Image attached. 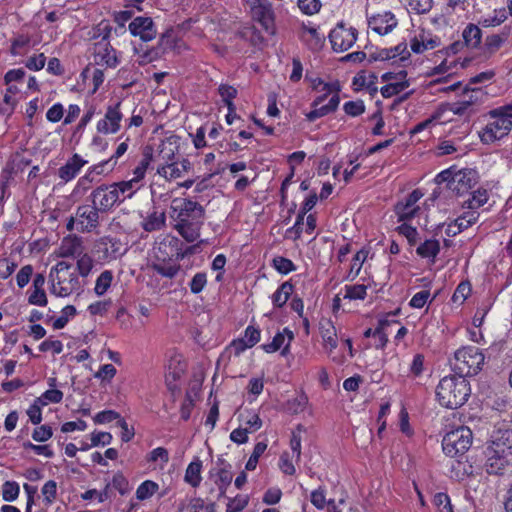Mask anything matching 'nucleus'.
Listing matches in <instances>:
<instances>
[{"label":"nucleus","instance_id":"nucleus-14","mask_svg":"<svg viewBox=\"0 0 512 512\" xmlns=\"http://www.w3.org/2000/svg\"><path fill=\"white\" fill-rule=\"evenodd\" d=\"M478 182L477 172L473 169H461L454 172L450 190L457 195H463Z\"/></svg>","mask_w":512,"mask_h":512},{"label":"nucleus","instance_id":"nucleus-8","mask_svg":"<svg viewBox=\"0 0 512 512\" xmlns=\"http://www.w3.org/2000/svg\"><path fill=\"white\" fill-rule=\"evenodd\" d=\"M319 332L323 342L325 352L331 357L332 361L341 364L344 362V356L334 354L338 346V336L335 326L329 319H321L319 322Z\"/></svg>","mask_w":512,"mask_h":512},{"label":"nucleus","instance_id":"nucleus-61","mask_svg":"<svg viewBox=\"0 0 512 512\" xmlns=\"http://www.w3.org/2000/svg\"><path fill=\"white\" fill-rule=\"evenodd\" d=\"M241 417L243 418L244 424L246 425L245 428H248L249 433L259 430L262 426V420L259 415L254 412H249L246 416L242 414Z\"/></svg>","mask_w":512,"mask_h":512},{"label":"nucleus","instance_id":"nucleus-32","mask_svg":"<svg viewBox=\"0 0 512 512\" xmlns=\"http://www.w3.org/2000/svg\"><path fill=\"white\" fill-rule=\"evenodd\" d=\"M506 459L499 454V451L489 447L487 449L486 471L489 474H501L506 466Z\"/></svg>","mask_w":512,"mask_h":512},{"label":"nucleus","instance_id":"nucleus-15","mask_svg":"<svg viewBox=\"0 0 512 512\" xmlns=\"http://www.w3.org/2000/svg\"><path fill=\"white\" fill-rule=\"evenodd\" d=\"M407 72L405 70H400L397 73L393 72H386L382 75L383 81H390L391 78H395L397 81L390 82L383 86L380 89V93L384 98H390L392 96H395L402 91H404L406 88L409 87V81L406 80Z\"/></svg>","mask_w":512,"mask_h":512},{"label":"nucleus","instance_id":"nucleus-9","mask_svg":"<svg viewBox=\"0 0 512 512\" xmlns=\"http://www.w3.org/2000/svg\"><path fill=\"white\" fill-rule=\"evenodd\" d=\"M89 200L101 213L109 211L117 203H120L117 189L112 184H103L95 188L91 192Z\"/></svg>","mask_w":512,"mask_h":512},{"label":"nucleus","instance_id":"nucleus-45","mask_svg":"<svg viewBox=\"0 0 512 512\" xmlns=\"http://www.w3.org/2000/svg\"><path fill=\"white\" fill-rule=\"evenodd\" d=\"M146 459L147 462L158 463L160 468H164L169 462V452L164 447H157L147 455Z\"/></svg>","mask_w":512,"mask_h":512},{"label":"nucleus","instance_id":"nucleus-35","mask_svg":"<svg viewBox=\"0 0 512 512\" xmlns=\"http://www.w3.org/2000/svg\"><path fill=\"white\" fill-rule=\"evenodd\" d=\"M202 461L195 458L186 468L184 480L192 487H198L201 483Z\"/></svg>","mask_w":512,"mask_h":512},{"label":"nucleus","instance_id":"nucleus-19","mask_svg":"<svg viewBox=\"0 0 512 512\" xmlns=\"http://www.w3.org/2000/svg\"><path fill=\"white\" fill-rule=\"evenodd\" d=\"M294 339V333L289 328H284L281 332H278L271 343L264 344L263 350L267 353H274L281 350L282 356H287L290 353V344Z\"/></svg>","mask_w":512,"mask_h":512},{"label":"nucleus","instance_id":"nucleus-52","mask_svg":"<svg viewBox=\"0 0 512 512\" xmlns=\"http://www.w3.org/2000/svg\"><path fill=\"white\" fill-rule=\"evenodd\" d=\"M304 431V428L302 425H298L291 434L290 439V448L292 450V457H295L296 460L300 459L301 456V433Z\"/></svg>","mask_w":512,"mask_h":512},{"label":"nucleus","instance_id":"nucleus-57","mask_svg":"<svg viewBox=\"0 0 512 512\" xmlns=\"http://www.w3.org/2000/svg\"><path fill=\"white\" fill-rule=\"evenodd\" d=\"M432 503L439 509V512H453L450 498L446 493H436L432 499Z\"/></svg>","mask_w":512,"mask_h":512},{"label":"nucleus","instance_id":"nucleus-3","mask_svg":"<svg viewBox=\"0 0 512 512\" xmlns=\"http://www.w3.org/2000/svg\"><path fill=\"white\" fill-rule=\"evenodd\" d=\"M470 392L469 382L461 375L442 378L436 388L439 403L449 409H456L465 404Z\"/></svg>","mask_w":512,"mask_h":512},{"label":"nucleus","instance_id":"nucleus-60","mask_svg":"<svg viewBox=\"0 0 512 512\" xmlns=\"http://www.w3.org/2000/svg\"><path fill=\"white\" fill-rule=\"evenodd\" d=\"M207 284V275L204 272L196 273L189 283L190 290L193 294L200 293Z\"/></svg>","mask_w":512,"mask_h":512},{"label":"nucleus","instance_id":"nucleus-5","mask_svg":"<svg viewBox=\"0 0 512 512\" xmlns=\"http://www.w3.org/2000/svg\"><path fill=\"white\" fill-rule=\"evenodd\" d=\"M58 255L76 260L75 266L82 277H87L93 269L94 261L86 252L82 238L77 235H69L62 239Z\"/></svg>","mask_w":512,"mask_h":512},{"label":"nucleus","instance_id":"nucleus-10","mask_svg":"<svg viewBox=\"0 0 512 512\" xmlns=\"http://www.w3.org/2000/svg\"><path fill=\"white\" fill-rule=\"evenodd\" d=\"M332 49L335 52H344L350 49L357 40V30L353 27H346L338 24L329 34Z\"/></svg>","mask_w":512,"mask_h":512},{"label":"nucleus","instance_id":"nucleus-1","mask_svg":"<svg viewBox=\"0 0 512 512\" xmlns=\"http://www.w3.org/2000/svg\"><path fill=\"white\" fill-rule=\"evenodd\" d=\"M169 214L174 221V229L187 242H194L200 237L205 219V209L201 204L188 198H175Z\"/></svg>","mask_w":512,"mask_h":512},{"label":"nucleus","instance_id":"nucleus-53","mask_svg":"<svg viewBox=\"0 0 512 512\" xmlns=\"http://www.w3.org/2000/svg\"><path fill=\"white\" fill-rule=\"evenodd\" d=\"M507 19L505 9L494 10L493 15L481 19L480 24L484 27H495Z\"/></svg>","mask_w":512,"mask_h":512},{"label":"nucleus","instance_id":"nucleus-29","mask_svg":"<svg viewBox=\"0 0 512 512\" xmlns=\"http://www.w3.org/2000/svg\"><path fill=\"white\" fill-rule=\"evenodd\" d=\"M32 160V148L29 146V140L25 145L21 141L17 142V149L12 155L11 163L13 169L22 170L30 164Z\"/></svg>","mask_w":512,"mask_h":512},{"label":"nucleus","instance_id":"nucleus-40","mask_svg":"<svg viewBox=\"0 0 512 512\" xmlns=\"http://www.w3.org/2000/svg\"><path fill=\"white\" fill-rule=\"evenodd\" d=\"M489 199L488 191L484 188H479L472 193L471 198L464 202V206L472 211L482 207Z\"/></svg>","mask_w":512,"mask_h":512},{"label":"nucleus","instance_id":"nucleus-12","mask_svg":"<svg viewBox=\"0 0 512 512\" xmlns=\"http://www.w3.org/2000/svg\"><path fill=\"white\" fill-rule=\"evenodd\" d=\"M423 195L419 189H415L396 204L395 213L399 221H409L417 216L420 211V206L417 203Z\"/></svg>","mask_w":512,"mask_h":512},{"label":"nucleus","instance_id":"nucleus-50","mask_svg":"<svg viewBox=\"0 0 512 512\" xmlns=\"http://www.w3.org/2000/svg\"><path fill=\"white\" fill-rule=\"evenodd\" d=\"M368 256V251L362 249L358 251L352 259L351 268L348 274V278L351 280L355 279L362 268L363 263L365 262Z\"/></svg>","mask_w":512,"mask_h":512},{"label":"nucleus","instance_id":"nucleus-55","mask_svg":"<svg viewBox=\"0 0 512 512\" xmlns=\"http://www.w3.org/2000/svg\"><path fill=\"white\" fill-rule=\"evenodd\" d=\"M248 503L249 497L247 495H237L234 498L229 499L226 512H241L246 508Z\"/></svg>","mask_w":512,"mask_h":512},{"label":"nucleus","instance_id":"nucleus-37","mask_svg":"<svg viewBox=\"0 0 512 512\" xmlns=\"http://www.w3.org/2000/svg\"><path fill=\"white\" fill-rule=\"evenodd\" d=\"M293 288V285L288 281L281 284L271 296L274 306L278 308L283 307L293 293Z\"/></svg>","mask_w":512,"mask_h":512},{"label":"nucleus","instance_id":"nucleus-59","mask_svg":"<svg viewBox=\"0 0 512 512\" xmlns=\"http://www.w3.org/2000/svg\"><path fill=\"white\" fill-rule=\"evenodd\" d=\"M19 495V485L16 482L7 481L2 487V498L4 501L12 502Z\"/></svg>","mask_w":512,"mask_h":512},{"label":"nucleus","instance_id":"nucleus-6","mask_svg":"<svg viewBox=\"0 0 512 512\" xmlns=\"http://www.w3.org/2000/svg\"><path fill=\"white\" fill-rule=\"evenodd\" d=\"M485 362V356L476 346H465L458 349L450 360L452 369L463 377L477 375Z\"/></svg>","mask_w":512,"mask_h":512},{"label":"nucleus","instance_id":"nucleus-11","mask_svg":"<svg viewBox=\"0 0 512 512\" xmlns=\"http://www.w3.org/2000/svg\"><path fill=\"white\" fill-rule=\"evenodd\" d=\"M100 214V210L92 203L78 206L76 209L78 231L82 233L95 231L100 225Z\"/></svg>","mask_w":512,"mask_h":512},{"label":"nucleus","instance_id":"nucleus-22","mask_svg":"<svg viewBox=\"0 0 512 512\" xmlns=\"http://www.w3.org/2000/svg\"><path fill=\"white\" fill-rule=\"evenodd\" d=\"M368 24L369 27L379 35H386L397 26V20L393 13L385 12L372 16Z\"/></svg>","mask_w":512,"mask_h":512},{"label":"nucleus","instance_id":"nucleus-17","mask_svg":"<svg viewBox=\"0 0 512 512\" xmlns=\"http://www.w3.org/2000/svg\"><path fill=\"white\" fill-rule=\"evenodd\" d=\"M190 170H192L191 162L186 158H181L167 165H158L157 174L168 181H173L183 177Z\"/></svg>","mask_w":512,"mask_h":512},{"label":"nucleus","instance_id":"nucleus-25","mask_svg":"<svg viewBox=\"0 0 512 512\" xmlns=\"http://www.w3.org/2000/svg\"><path fill=\"white\" fill-rule=\"evenodd\" d=\"M452 113L460 117H470L473 113L470 111L469 104H465L461 99L455 102L443 103L434 113V119H442L446 114Z\"/></svg>","mask_w":512,"mask_h":512},{"label":"nucleus","instance_id":"nucleus-18","mask_svg":"<svg viewBox=\"0 0 512 512\" xmlns=\"http://www.w3.org/2000/svg\"><path fill=\"white\" fill-rule=\"evenodd\" d=\"M298 38L311 50L322 48L325 37L320 34L316 27L302 23L297 31Z\"/></svg>","mask_w":512,"mask_h":512},{"label":"nucleus","instance_id":"nucleus-34","mask_svg":"<svg viewBox=\"0 0 512 512\" xmlns=\"http://www.w3.org/2000/svg\"><path fill=\"white\" fill-rule=\"evenodd\" d=\"M340 102V98L338 94H334L330 97L327 104L319 106H312L313 110H311L307 115V119L309 121H315L316 119L328 115L331 112H334Z\"/></svg>","mask_w":512,"mask_h":512},{"label":"nucleus","instance_id":"nucleus-13","mask_svg":"<svg viewBox=\"0 0 512 512\" xmlns=\"http://www.w3.org/2000/svg\"><path fill=\"white\" fill-rule=\"evenodd\" d=\"M120 102L107 107L104 118L97 123V131L102 134H115L120 129L123 114L120 111Z\"/></svg>","mask_w":512,"mask_h":512},{"label":"nucleus","instance_id":"nucleus-4","mask_svg":"<svg viewBox=\"0 0 512 512\" xmlns=\"http://www.w3.org/2000/svg\"><path fill=\"white\" fill-rule=\"evenodd\" d=\"M490 121L480 133L481 141L491 144L501 140L512 129V105H505L489 112Z\"/></svg>","mask_w":512,"mask_h":512},{"label":"nucleus","instance_id":"nucleus-16","mask_svg":"<svg viewBox=\"0 0 512 512\" xmlns=\"http://www.w3.org/2000/svg\"><path fill=\"white\" fill-rule=\"evenodd\" d=\"M128 29L133 36H139L144 42L153 40L157 35L154 22L150 17L138 16L134 18Z\"/></svg>","mask_w":512,"mask_h":512},{"label":"nucleus","instance_id":"nucleus-24","mask_svg":"<svg viewBox=\"0 0 512 512\" xmlns=\"http://www.w3.org/2000/svg\"><path fill=\"white\" fill-rule=\"evenodd\" d=\"M88 163L79 154L75 153L70 157L67 162L58 169V176L61 180L68 182L73 180L83 166Z\"/></svg>","mask_w":512,"mask_h":512},{"label":"nucleus","instance_id":"nucleus-51","mask_svg":"<svg viewBox=\"0 0 512 512\" xmlns=\"http://www.w3.org/2000/svg\"><path fill=\"white\" fill-rule=\"evenodd\" d=\"M152 161V152L150 149H145L143 153V158L140 161L139 165L134 169V177L138 183L144 178L146 170Z\"/></svg>","mask_w":512,"mask_h":512},{"label":"nucleus","instance_id":"nucleus-46","mask_svg":"<svg viewBox=\"0 0 512 512\" xmlns=\"http://www.w3.org/2000/svg\"><path fill=\"white\" fill-rule=\"evenodd\" d=\"M185 365L181 361L180 356L171 357L168 364V372L166 375L167 380L172 378V380H177L184 373Z\"/></svg>","mask_w":512,"mask_h":512},{"label":"nucleus","instance_id":"nucleus-64","mask_svg":"<svg viewBox=\"0 0 512 512\" xmlns=\"http://www.w3.org/2000/svg\"><path fill=\"white\" fill-rule=\"evenodd\" d=\"M298 7L303 13L313 15L320 10L321 3L319 0H298Z\"/></svg>","mask_w":512,"mask_h":512},{"label":"nucleus","instance_id":"nucleus-23","mask_svg":"<svg viewBox=\"0 0 512 512\" xmlns=\"http://www.w3.org/2000/svg\"><path fill=\"white\" fill-rule=\"evenodd\" d=\"M97 252L102 254L105 261L114 260L123 254L120 240L111 237H103L97 242Z\"/></svg>","mask_w":512,"mask_h":512},{"label":"nucleus","instance_id":"nucleus-28","mask_svg":"<svg viewBox=\"0 0 512 512\" xmlns=\"http://www.w3.org/2000/svg\"><path fill=\"white\" fill-rule=\"evenodd\" d=\"M63 398V393L58 389H49L41 394L34 401V424H37L41 421V412L40 406H45L50 403H59Z\"/></svg>","mask_w":512,"mask_h":512},{"label":"nucleus","instance_id":"nucleus-2","mask_svg":"<svg viewBox=\"0 0 512 512\" xmlns=\"http://www.w3.org/2000/svg\"><path fill=\"white\" fill-rule=\"evenodd\" d=\"M51 293L57 297L79 296L85 286V278L82 277L77 266L71 261H59L51 268L49 274Z\"/></svg>","mask_w":512,"mask_h":512},{"label":"nucleus","instance_id":"nucleus-43","mask_svg":"<svg viewBox=\"0 0 512 512\" xmlns=\"http://www.w3.org/2000/svg\"><path fill=\"white\" fill-rule=\"evenodd\" d=\"M483 98V92L480 89H468L463 92L461 100L465 104H469L470 111L474 114L476 112L475 106L480 104Z\"/></svg>","mask_w":512,"mask_h":512},{"label":"nucleus","instance_id":"nucleus-39","mask_svg":"<svg viewBox=\"0 0 512 512\" xmlns=\"http://www.w3.org/2000/svg\"><path fill=\"white\" fill-rule=\"evenodd\" d=\"M439 251L440 243L438 240L435 239H429L424 241L416 249V252L419 256H421L422 258H431L432 261L435 260Z\"/></svg>","mask_w":512,"mask_h":512},{"label":"nucleus","instance_id":"nucleus-47","mask_svg":"<svg viewBox=\"0 0 512 512\" xmlns=\"http://www.w3.org/2000/svg\"><path fill=\"white\" fill-rule=\"evenodd\" d=\"M112 280H113V274L111 271L109 270H105L103 271L97 278L96 280V283H95V287H94V291L97 295L101 296L103 295L104 293H106V291L108 290V288L111 286V283H112Z\"/></svg>","mask_w":512,"mask_h":512},{"label":"nucleus","instance_id":"nucleus-62","mask_svg":"<svg viewBox=\"0 0 512 512\" xmlns=\"http://www.w3.org/2000/svg\"><path fill=\"white\" fill-rule=\"evenodd\" d=\"M343 109L347 115L356 117L364 113L365 105L362 100L348 101L344 104Z\"/></svg>","mask_w":512,"mask_h":512},{"label":"nucleus","instance_id":"nucleus-56","mask_svg":"<svg viewBox=\"0 0 512 512\" xmlns=\"http://www.w3.org/2000/svg\"><path fill=\"white\" fill-rule=\"evenodd\" d=\"M45 505H51L56 498L57 484L54 480L47 481L41 489Z\"/></svg>","mask_w":512,"mask_h":512},{"label":"nucleus","instance_id":"nucleus-41","mask_svg":"<svg viewBox=\"0 0 512 512\" xmlns=\"http://www.w3.org/2000/svg\"><path fill=\"white\" fill-rule=\"evenodd\" d=\"M30 51V37L28 35L16 36L11 44L10 52L13 56H23Z\"/></svg>","mask_w":512,"mask_h":512},{"label":"nucleus","instance_id":"nucleus-30","mask_svg":"<svg viewBox=\"0 0 512 512\" xmlns=\"http://www.w3.org/2000/svg\"><path fill=\"white\" fill-rule=\"evenodd\" d=\"M376 83L377 76L374 73L361 72L353 77L352 87L355 91L366 89L371 95H374L378 91Z\"/></svg>","mask_w":512,"mask_h":512},{"label":"nucleus","instance_id":"nucleus-7","mask_svg":"<svg viewBox=\"0 0 512 512\" xmlns=\"http://www.w3.org/2000/svg\"><path fill=\"white\" fill-rule=\"evenodd\" d=\"M472 444V431L465 426H460L443 437L442 448L449 457L463 455Z\"/></svg>","mask_w":512,"mask_h":512},{"label":"nucleus","instance_id":"nucleus-33","mask_svg":"<svg viewBox=\"0 0 512 512\" xmlns=\"http://www.w3.org/2000/svg\"><path fill=\"white\" fill-rule=\"evenodd\" d=\"M165 222V213L154 209L152 212L148 213L147 216L143 217L141 227L146 232L159 231L165 226Z\"/></svg>","mask_w":512,"mask_h":512},{"label":"nucleus","instance_id":"nucleus-42","mask_svg":"<svg viewBox=\"0 0 512 512\" xmlns=\"http://www.w3.org/2000/svg\"><path fill=\"white\" fill-rule=\"evenodd\" d=\"M254 14L257 16L258 21L268 29L273 25L274 22V12L272 10L271 3H266L265 8L255 7L252 8Z\"/></svg>","mask_w":512,"mask_h":512},{"label":"nucleus","instance_id":"nucleus-44","mask_svg":"<svg viewBox=\"0 0 512 512\" xmlns=\"http://www.w3.org/2000/svg\"><path fill=\"white\" fill-rule=\"evenodd\" d=\"M159 489V485L152 481L146 480L141 483L136 490V498L140 501L151 498Z\"/></svg>","mask_w":512,"mask_h":512},{"label":"nucleus","instance_id":"nucleus-58","mask_svg":"<svg viewBox=\"0 0 512 512\" xmlns=\"http://www.w3.org/2000/svg\"><path fill=\"white\" fill-rule=\"evenodd\" d=\"M479 213L477 211H468L456 219V225L463 231L478 221Z\"/></svg>","mask_w":512,"mask_h":512},{"label":"nucleus","instance_id":"nucleus-54","mask_svg":"<svg viewBox=\"0 0 512 512\" xmlns=\"http://www.w3.org/2000/svg\"><path fill=\"white\" fill-rule=\"evenodd\" d=\"M266 449H267L266 442H258L254 446L253 452L246 463V466H245L246 470L252 471L256 468L259 458L265 452Z\"/></svg>","mask_w":512,"mask_h":512},{"label":"nucleus","instance_id":"nucleus-36","mask_svg":"<svg viewBox=\"0 0 512 512\" xmlns=\"http://www.w3.org/2000/svg\"><path fill=\"white\" fill-rule=\"evenodd\" d=\"M462 37L465 46L469 48H477L482 39L481 29L477 25L470 23L464 28Z\"/></svg>","mask_w":512,"mask_h":512},{"label":"nucleus","instance_id":"nucleus-38","mask_svg":"<svg viewBox=\"0 0 512 512\" xmlns=\"http://www.w3.org/2000/svg\"><path fill=\"white\" fill-rule=\"evenodd\" d=\"M112 186L117 189L120 202L124 201L126 198H131L140 188V184L133 178L129 181L113 183Z\"/></svg>","mask_w":512,"mask_h":512},{"label":"nucleus","instance_id":"nucleus-20","mask_svg":"<svg viewBox=\"0 0 512 512\" xmlns=\"http://www.w3.org/2000/svg\"><path fill=\"white\" fill-rule=\"evenodd\" d=\"M94 56L97 64L107 67H116L118 64L116 51L105 38L95 44Z\"/></svg>","mask_w":512,"mask_h":512},{"label":"nucleus","instance_id":"nucleus-63","mask_svg":"<svg viewBox=\"0 0 512 512\" xmlns=\"http://www.w3.org/2000/svg\"><path fill=\"white\" fill-rule=\"evenodd\" d=\"M471 292L470 284L461 282L453 293L452 301L454 303L462 304Z\"/></svg>","mask_w":512,"mask_h":512},{"label":"nucleus","instance_id":"nucleus-27","mask_svg":"<svg viewBox=\"0 0 512 512\" xmlns=\"http://www.w3.org/2000/svg\"><path fill=\"white\" fill-rule=\"evenodd\" d=\"M178 154H179V147H178L176 141H174L172 138H168V139L162 141L159 146V151H158V155H157V158L159 161L158 165H167L171 162H174V161L180 159L178 157Z\"/></svg>","mask_w":512,"mask_h":512},{"label":"nucleus","instance_id":"nucleus-21","mask_svg":"<svg viewBox=\"0 0 512 512\" xmlns=\"http://www.w3.org/2000/svg\"><path fill=\"white\" fill-rule=\"evenodd\" d=\"M105 167L106 162H100L99 164L91 166L86 174L77 181V184L72 191V195L74 197H82L91 188L94 181L93 175H101L104 173Z\"/></svg>","mask_w":512,"mask_h":512},{"label":"nucleus","instance_id":"nucleus-26","mask_svg":"<svg viewBox=\"0 0 512 512\" xmlns=\"http://www.w3.org/2000/svg\"><path fill=\"white\" fill-rule=\"evenodd\" d=\"M439 45V39L431 34L421 31L410 41L411 50L416 54H421L427 50H432Z\"/></svg>","mask_w":512,"mask_h":512},{"label":"nucleus","instance_id":"nucleus-48","mask_svg":"<svg viewBox=\"0 0 512 512\" xmlns=\"http://www.w3.org/2000/svg\"><path fill=\"white\" fill-rule=\"evenodd\" d=\"M218 93L228 110H233L235 106L233 99L237 96V89L227 84H221L218 88Z\"/></svg>","mask_w":512,"mask_h":512},{"label":"nucleus","instance_id":"nucleus-31","mask_svg":"<svg viewBox=\"0 0 512 512\" xmlns=\"http://www.w3.org/2000/svg\"><path fill=\"white\" fill-rule=\"evenodd\" d=\"M312 87L319 93V96L313 101L312 106H319L329 95L338 94L339 91V85L337 83H326L320 78L313 80Z\"/></svg>","mask_w":512,"mask_h":512},{"label":"nucleus","instance_id":"nucleus-49","mask_svg":"<svg viewBox=\"0 0 512 512\" xmlns=\"http://www.w3.org/2000/svg\"><path fill=\"white\" fill-rule=\"evenodd\" d=\"M367 295V286L364 284H354L345 286L344 298L350 300H364Z\"/></svg>","mask_w":512,"mask_h":512}]
</instances>
